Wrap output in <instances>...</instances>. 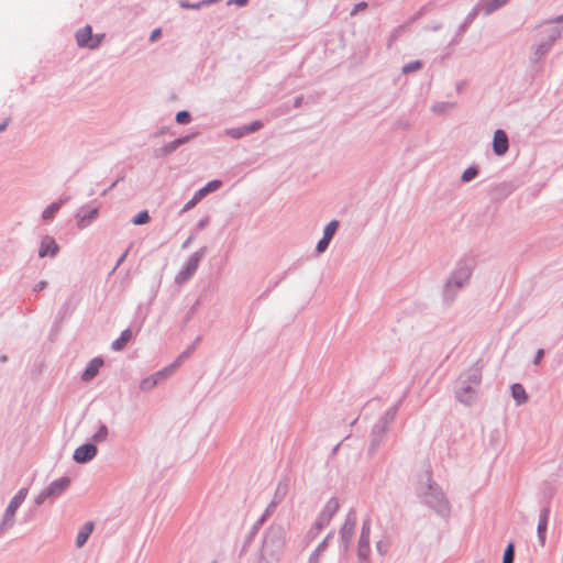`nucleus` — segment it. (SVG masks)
Returning <instances> with one entry per match:
<instances>
[{
    "label": "nucleus",
    "mask_w": 563,
    "mask_h": 563,
    "mask_svg": "<svg viewBox=\"0 0 563 563\" xmlns=\"http://www.w3.org/2000/svg\"><path fill=\"white\" fill-rule=\"evenodd\" d=\"M175 368L176 365L173 364L153 374L152 376L144 378L140 384V388L145 391L154 388L159 382L166 379L169 375H172Z\"/></svg>",
    "instance_id": "1"
},
{
    "label": "nucleus",
    "mask_w": 563,
    "mask_h": 563,
    "mask_svg": "<svg viewBox=\"0 0 563 563\" xmlns=\"http://www.w3.org/2000/svg\"><path fill=\"white\" fill-rule=\"evenodd\" d=\"M26 495H27V489L21 488L16 493V495L11 499V501L5 510L2 526L12 523L15 511L18 510L20 505L24 501V499L26 498Z\"/></svg>",
    "instance_id": "2"
},
{
    "label": "nucleus",
    "mask_w": 563,
    "mask_h": 563,
    "mask_svg": "<svg viewBox=\"0 0 563 563\" xmlns=\"http://www.w3.org/2000/svg\"><path fill=\"white\" fill-rule=\"evenodd\" d=\"M78 45L96 48L100 45L102 36H93L89 25L79 30L76 34Z\"/></svg>",
    "instance_id": "3"
},
{
    "label": "nucleus",
    "mask_w": 563,
    "mask_h": 563,
    "mask_svg": "<svg viewBox=\"0 0 563 563\" xmlns=\"http://www.w3.org/2000/svg\"><path fill=\"white\" fill-rule=\"evenodd\" d=\"M97 454V448L93 444H84L74 452V460L78 463H85L92 460Z\"/></svg>",
    "instance_id": "4"
},
{
    "label": "nucleus",
    "mask_w": 563,
    "mask_h": 563,
    "mask_svg": "<svg viewBox=\"0 0 563 563\" xmlns=\"http://www.w3.org/2000/svg\"><path fill=\"white\" fill-rule=\"evenodd\" d=\"M58 250H59V247H58L56 241L54 240V238H52L49 235H45L42 238L41 246L38 250V255L41 257L55 256L57 254Z\"/></svg>",
    "instance_id": "5"
},
{
    "label": "nucleus",
    "mask_w": 563,
    "mask_h": 563,
    "mask_svg": "<svg viewBox=\"0 0 563 563\" xmlns=\"http://www.w3.org/2000/svg\"><path fill=\"white\" fill-rule=\"evenodd\" d=\"M493 148L496 155H504L508 151V137L503 130L494 134Z\"/></svg>",
    "instance_id": "6"
},
{
    "label": "nucleus",
    "mask_w": 563,
    "mask_h": 563,
    "mask_svg": "<svg viewBox=\"0 0 563 563\" xmlns=\"http://www.w3.org/2000/svg\"><path fill=\"white\" fill-rule=\"evenodd\" d=\"M70 484V481L69 478L67 477H62L55 482H53L49 487L47 488V492L45 494V496H51V495H58L60 494L63 490H65Z\"/></svg>",
    "instance_id": "7"
},
{
    "label": "nucleus",
    "mask_w": 563,
    "mask_h": 563,
    "mask_svg": "<svg viewBox=\"0 0 563 563\" xmlns=\"http://www.w3.org/2000/svg\"><path fill=\"white\" fill-rule=\"evenodd\" d=\"M103 362L101 358H93L88 364L87 368L85 369L82 374L84 380H90L92 379L97 373L99 372L100 367L102 366Z\"/></svg>",
    "instance_id": "8"
},
{
    "label": "nucleus",
    "mask_w": 563,
    "mask_h": 563,
    "mask_svg": "<svg viewBox=\"0 0 563 563\" xmlns=\"http://www.w3.org/2000/svg\"><path fill=\"white\" fill-rule=\"evenodd\" d=\"M98 217V209L92 208L87 213L80 212L77 216V224L79 229L86 228L92 220Z\"/></svg>",
    "instance_id": "9"
},
{
    "label": "nucleus",
    "mask_w": 563,
    "mask_h": 563,
    "mask_svg": "<svg viewBox=\"0 0 563 563\" xmlns=\"http://www.w3.org/2000/svg\"><path fill=\"white\" fill-rule=\"evenodd\" d=\"M548 516L549 511L545 509L541 512L539 523H538V536L540 540V544L543 547L545 543V532L548 526Z\"/></svg>",
    "instance_id": "10"
},
{
    "label": "nucleus",
    "mask_w": 563,
    "mask_h": 563,
    "mask_svg": "<svg viewBox=\"0 0 563 563\" xmlns=\"http://www.w3.org/2000/svg\"><path fill=\"white\" fill-rule=\"evenodd\" d=\"M92 530L93 523L90 521L86 522L76 537V545L78 548H81L86 543Z\"/></svg>",
    "instance_id": "11"
},
{
    "label": "nucleus",
    "mask_w": 563,
    "mask_h": 563,
    "mask_svg": "<svg viewBox=\"0 0 563 563\" xmlns=\"http://www.w3.org/2000/svg\"><path fill=\"white\" fill-rule=\"evenodd\" d=\"M511 395L514 399L516 400L517 405H522L528 400V395L526 393V389L520 384H514L511 386Z\"/></svg>",
    "instance_id": "12"
},
{
    "label": "nucleus",
    "mask_w": 563,
    "mask_h": 563,
    "mask_svg": "<svg viewBox=\"0 0 563 563\" xmlns=\"http://www.w3.org/2000/svg\"><path fill=\"white\" fill-rule=\"evenodd\" d=\"M131 338L132 331L130 329L124 330L121 333L120 338L112 342V349L115 351L122 350L125 346V344L131 340Z\"/></svg>",
    "instance_id": "13"
},
{
    "label": "nucleus",
    "mask_w": 563,
    "mask_h": 563,
    "mask_svg": "<svg viewBox=\"0 0 563 563\" xmlns=\"http://www.w3.org/2000/svg\"><path fill=\"white\" fill-rule=\"evenodd\" d=\"M66 201L63 200V199H59L58 201L56 202H53L52 205H49L42 213V218L44 220H51L54 218V216L58 212V210L60 209L62 205Z\"/></svg>",
    "instance_id": "14"
},
{
    "label": "nucleus",
    "mask_w": 563,
    "mask_h": 563,
    "mask_svg": "<svg viewBox=\"0 0 563 563\" xmlns=\"http://www.w3.org/2000/svg\"><path fill=\"white\" fill-rule=\"evenodd\" d=\"M508 2H509V0H489L485 4V8H484L485 13L486 14H490V13H493L496 10H498L499 8H501L503 5H505Z\"/></svg>",
    "instance_id": "15"
},
{
    "label": "nucleus",
    "mask_w": 563,
    "mask_h": 563,
    "mask_svg": "<svg viewBox=\"0 0 563 563\" xmlns=\"http://www.w3.org/2000/svg\"><path fill=\"white\" fill-rule=\"evenodd\" d=\"M220 180H211L205 187L198 190V196H207L209 192L216 191L221 187Z\"/></svg>",
    "instance_id": "16"
},
{
    "label": "nucleus",
    "mask_w": 563,
    "mask_h": 563,
    "mask_svg": "<svg viewBox=\"0 0 563 563\" xmlns=\"http://www.w3.org/2000/svg\"><path fill=\"white\" fill-rule=\"evenodd\" d=\"M339 222L336 220L331 221L324 229L323 236L331 240L338 229Z\"/></svg>",
    "instance_id": "17"
},
{
    "label": "nucleus",
    "mask_w": 563,
    "mask_h": 563,
    "mask_svg": "<svg viewBox=\"0 0 563 563\" xmlns=\"http://www.w3.org/2000/svg\"><path fill=\"white\" fill-rule=\"evenodd\" d=\"M150 220V216H148V212L147 211H141L140 213H137L132 222L135 224V225H141V224H145L146 222H148Z\"/></svg>",
    "instance_id": "18"
},
{
    "label": "nucleus",
    "mask_w": 563,
    "mask_h": 563,
    "mask_svg": "<svg viewBox=\"0 0 563 563\" xmlns=\"http://www.w3.org/2000/svg\"><path fill=\"white\" fill-rule=\"evenodd\" d=\"M514 561V545L510 543L505 550L503 563H512Z\"/></svg>",
    "instance_id": "19"
},
{
    "label": "nucleus",
    "mask_w": 563,
    "mask_h": 563,
    "mask_svg": "<svg viewBox=\"0 0 563 563\" xmlns=\"http://www.w3.org/2000/svg\"><path fill=\"white\" fill-rule=\"evenodd\" d=\"M203 196H198V191L194 195V197L185 205L184 211H188L189 209L194 208Z\"/></svg>",
    "instance_id": "20"
},
{
    "label": "nucleus",
    "mask_w": 563,
    "mask_h": 563,
    "mask_svg": "<svg viewBox=\"0 0 563 563\" xmlns=\"http://www.w3.org/2000/svg\"><path fill=\"white\" fill-rule=\"evenodd\" d=\"M176 121L179 124H187L190 121V114L187 111H180L176 115Z\"/></svg>",
    "instance_id": "21"
},
{
    "label": "nucleus",
    "mask_w": 563,
    "mask_h": 563,
    "mask_svg": "<svg viewBox=\"0 0 563 563\" xmlns=\"http://www.w3.org/2000/svg\"><path fill=\"white\" fill-rule=\"evenodd\" d=\"M368 536H369V523L364 522L363 529H362V537H361V543L362 544H368Z\"/></svg>",
    "instance_id": "22"
},
{
    "label": "nucleus",
    "mask_w": 563,
    "mask_h": 563,
    "mask_svg": "<svg viewBox=\"0 0 563 563\" xmlns=\"http://www.w3.org/2000/svg\"><path fill=\"white\" fill-rule=\"evenodd\" d=\"M477 175V170L473 167L471 168H467L463 175H462V179L464 181H470L471 179H473L475 176Z\"/></svg>",
    "instance_id": "23"
},
{
    "label": "nucleus",
    "mask_w": 563,
    "mask_h": 563,
    "mask_svg": "<svg viewBox=\"0 0 563 563\" xmlns=\"http://www.w3.org/2000/svg\"><path fill=\"white\" fill-rule=\"evenodd\" d=\"M420 67H421V63L420 62H413V63H410V64L404 66L402 71L404 73H410V71L419 69Z\"/></svg>",
    "instance_id": "24"
},
{
    "label": "nucleus",
    "mask_w": 563,
    "mask_h": 563,
    "mask_svg": "<svg viewBox=\"0 0 563 563\" xmlns=\"http://www.w3.org/2000/svg\"><path fill=\"white\" fill-rule=\"evenodd\" d=\"M331 240L327 239V238H322L319 243L317 244V250L319 253H322L327 250L329 243H330Z\"/></svg>",
    "instance_id": "25"
},
{
    "label": "nucleus",
    "mask_w": 563,
    "mask_h": 563,
    "mask_svg": "<svg viewBox=\"0 0 563 563\" xmlns=\"http://www.w3.org/2000/svg\"><path fill=\"white\" fill-rule=\"evenodd\" d=\"M339 508V504L336 500H330L327 506H325V510L329 511L330 516L333 515Z\"/></svg>",
    "instance_id": "26"
},
{
    "label": "nucleus",
    "mask_w": 563,
    "mask_h": 563,
    "mask_svg": "<svg viewBox=\"0 0 563 563\" xmlns=\"http://www.w3.org/2000/svg\"><path fill=\"white\" fill-rule=\"evenodd\" d=\"M107 434H108L107 428L104 426H102L100 428V430L95 434V439L98 441H102L106 439Z\"/></svg>",
    "instance_id": "27"
},
{
    "label": "nucleus",
    "mask_w": 563,
    "mask_h": 563,
    "mask_svg": "<svg viewBox=\"0 0 563 563\" xmlns=\"http://www.w3.org/2000/svg\"><path fill=\"white\" fill-rule=\"evenodd\" d=\"M244 128H245V133H251V132H254V131H257L258 129H261L262 123L260 121H255L250 126H244Z\"/></svg>",
    "instance_id": "28"
},
{
    "label": "nucleus",
    "mask_w": 563,
    "mask_h": 563,
    "mask_svg": "<svg viewBox=\"0 0 563 563\" xmlns=\"http://www.w3.org/2000/svg\"><path fill=\"white\" fill-rule=\"evenodd\" d=\"M197 266H198V260L195 258V260H191L189 263H188V266H187V272H188V275L187 277L192 274L196 269H197Z\"/></svg>",
    "instance_id": "29"
},
{
    "label": "nucleus",
    "mask_w": 563,
    "mask_h": 563,
    "mask_svg": "<svg viewBox=\"0 0 563 563\" xmlns=\"http://www.w3.org/2000/svg\"><path fill=\"white\" fill-rule=\"evenodd\" d=\"M161 34H162L161 29H155V30L152 32L151 37H150L151 42L156 41V40L161 36Z\"/></svg>",
    "instance_id": "30"
},
{
    "label": "nucleus",
    "mask_w": 563,
    "mask_h": 563,
    "mask_svg": "<svg viewBox=\"0 0 563 563\" xmlns=\"http://www.w3.org/2000/svg\"><path fill=\"white\" fill-rule=\"evenodd\" d=\"M231 133H232V136H234V137H241L242 135L246 134L245 128H243L241 130L232 131Z\"/></svg>",
    "instance_id": "31"
},
{
    "label": "nucleus",
    "mask_w": 563,
    "mask_h": 563,
    "mask_svg": "<svg viewBox=\"0 0 563 563\" xmlns=\"http://www.w3.org/2000/svg\"><path fill=\"white\" fill-rule=\"evenodd\" d=\"M481 382V369L476 368L474 373V383L477 385Z\"/></svg>",
    "instance_id": "32"
},
{
    "label": "nucleus",
    "mask_w": 563,
    "mask_h": 563,
    "mask_svg": "<svg viewBox=\"0 0 563 563\" xmlns=\"http://www.w3.org/2000/svg\"><path fill=\"white\" fill-rule=\"evenodd\" d=\"M543 354H544V351L543 350H539L538 353H537V356H536V360H534V363L536 364H539V362L541 361V358L543 357Z\"/></svg>",
    "instance_id": "33"
},
{
    "label": "nucleus",
    "mask_w": 563,
    "mask_h": 563,
    "mask_svg": "<svg viewBox=\"0 0 563 563\" xmlns=\"http://www.w3.org/2000/svg\"><path fill=\"white\" fill-rule=\"evenodd\" d=\"M247 0H229V3H234L236 5H244L246 4Z\"/></svg>",
    "instance_id": "34"
},
{
    "label": "nucleus",
    "mask_w": 563,
    "mask_h": 563,
    "mask_svg": "<svg viewBox=\"0 0 563 563\" xmlns=\"http://www.w3.org/2000/svg\"><path fill=\"white\" fill-rule=\"evenodd\" d=\"M366 7H367V4L365 2H361V3L355 5V10L353 11V13L358 11V10L365 9Z\"/></svg>",
    "instance_id": "35"
},
{
    "label": "nucleus",
    "mask_w": 563,
    "mask_h": 563,
    "mask_svg": "<svg viewBox=\"0 0 563 563\" xmlns=\"http://www.w3.org/2000/svg\"><path fill=\"white\" fill-rule=\"evenodd\" d=\"M183 7H185V8H199V5H196V4H192V5H190V4H183Z\"/></svg>",
    "instance_id": "36"
},
{
    "label": "nucleus",
    "mask_w": 563,
    "mask_h": 563,
    "mask_svg": "<svg viewBox=\"0 0 563 563\" xmlns=\"http://www.w3.org/2000/svg\"><path fill=\"white\" fill-rule=\"evenodd\" d=\"M43 497H44V495H43V494L38 496V498H37V503H38V504H40V503H42Z\"/></svg>",
    "instance_id": "37"
},
{
    "label": "nucleus",
    "mask_w": 563,
    "mask_h": 563,
    "mask_svg": "<svg viewBox=\"0 0 563 563\" xmlns=\"http://www.w3.org/2000/svg\"><path fill=\"white\" fill-rule=\"evenodd\" d=\"M349 532H352L353 531V526L349 527Z\"/></svg>",
    "instance_id": "38"
},
{
    "label": "nucleus",
    "mask_w": 563,
    "mask_h": 563,
    "mask_svg": "<svg viewBox=\"0 0 563 563\" xmlns=\"http://www.w3.org/2000/svg\"><path fill=\"white\" fill-rule=\"evenodd\" d=\"M44 286H45V283L43 282V283L40 285V288L42 289Z\"/></svg>",
    "instance_id": "39"
}]
</instances>
